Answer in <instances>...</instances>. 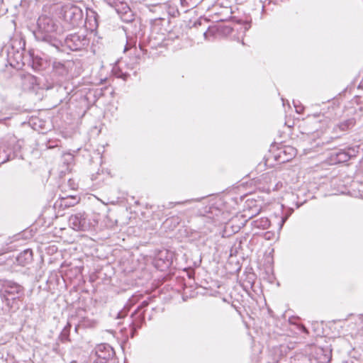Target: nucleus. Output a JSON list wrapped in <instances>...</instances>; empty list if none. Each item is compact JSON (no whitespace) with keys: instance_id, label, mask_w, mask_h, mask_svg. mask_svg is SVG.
I'll return each instance as SVG.
<instances>
[{"instance_id":"f257e3e1","label":"nucleus","mask_w":363,"mask_h":363,"mask_svg":"<svg viewBox=\"0 0 363 363\" xmlns=\"http://www.w3.org/2000/svg\"><path fill=\"white\" fill-rule=\"evenodd\" d=\"M24 298L23 286L11 280L0 279V315L17 312Z\"/></svg>"},{"instance_id":"f03ea898","label":"nucleus","mask_w":363,"mask_h":363,"mask_svg":"<svg viewBox=\"0 0 363 363\" xmlns=\"http://www.w3.org/2000/svg\"><path fill=\"white\" fill-rule=\"evenodd\" d=\"M37 24L38 33L36 34V38L59 49L60 45L62 44L53 35L54 33H57L59 25L52 18L48 16H40Z\"/></svg>"},{"instance_id":"7ed1b4c3","label":"nucleus","mask_w":363,"mask_h":363,"mask_svg":"<svg viewBox=\"0 0 363 363\" xmlns=\"http://www.w3.org/2000/svg\"><path fill=\"white\" fill-rule=\"evenodd\" d=\"M23 143L14 135H8L5 142L0 145V163L3 164L18 157H21L20 152Z\"/></svg>"},{"instance_id":"20e7f679","label":"nucleus","mask_w":363,"mask_h":363,"mask_svg":"<svg viewBox=\"0 0 363 363\" xmlns=\"http://www.w3.org/2000/svg\"><path fill=\"white\" fill-rule=\"evenodd\" d=\"M63 18L72 27L79 26L83 23V11L77 6L66 5L62 8Z\"/></svg>"},{"instance_id":"39448f33","label":"nucleus","mask_w":363,"mask_h":363,"mask_svg":"<svg viewBox=\"0 0 363 363\" xmlns=\"http://www.w3.org/2000/svg\"><path fill=\"white\" fill-rule=\"evenodd\" d=\"M89 44V39L86 35L79 33L67 35L65 39V45L71 50H81Z\"/></svg>"},{"instance_id":"423d86ee","label":"nucleus","mask_w":363,"mask_h":363,"mask_svg":"<svg viewBox=\"0 0 363 363\" xmlns=\"http://www.w3.org/2000/svg\"><path fill=\"white\" fill-rule=\"evenodd\" d=\"M69 223L75 230L86 231L91 228V224L84 213L71 215L69 218Z\"/></svg>"},{"instance_id":"0eeeda50","label":"nucleus","mask_w":363,"mask_h":363,"mask_svg":"<svg viewBox=\"0 0 363 363\" xmlns=\"http://www.w3.org/2000/svg\"><path fill=\"white\" fill-rule=\"evenodd\" d=\"M24 52V49L19 50L18 48H16L13 44L8 49L7 59L11 67L19 69L25 65Z\"/></svg>"},{"instance_id":"6e6552de","label":"nucleus","mask_w":363,"mask_h":363,"mask_svg":"<svg viewBox=\"0 0 363 363\" xmlns=\"http://www.w3.org/2000/svg\"><path fill=\"white\" fill-rule=\"evenodd\" d=\"M130 318V337L133 338L137 334V330L140 329L142 327L143 324L145 323V311H143V312H138V311H135L131 314Z\"/></svg>"},{"instance_id":"1a4fd4ad","label":"nucleus","mask_w":363,"mask_h":363,"mask_svg":"<svg viewBox=\"0 0 363 363\" xmlns=\"http://www.w3.org/2000/svg\"><path fill=\"white\" fill-rule=\"evenodd\" d=\"M52 74L60 78L58 82H61L67 77L69 70L65 62L57 61L55 59L52 61Z\"/></svg>"},{"instance_id":"9d476101","label":"nucleus","mask_w":363,"mask_h":363,"mask_svg":"<svg viewBox=\"0 0 363 363\" xmlns=\"http://www.w3.org/2000/svg\"><path fill=\"white\" fill-rule=\"evenodd\" d=\"M32 67L35 70H45L50 66V62L39 55H35L33 52H29Z\"/></svg>"},{"instance_id":"9b49d317","label":"nucleus","mask_w":363,"mask_h":363,"mask_svg":"<svg viewBox=\"0 0 363 363\" xmlns=\"http://www.w3.org/2000/svg\"><path fill=\"white\" fill-rule=\"evenodd\" d=\"M113 354L114 352L112 347L108 345L102 344L96 347V354L101 359H109L113 357Z\"/></svg>"},{"instance_id":"f8f14e48","label":"nucleus","mask_w":363,"mask_h":363,"mask_svg":"<svg viewBox=\"0 0 363 363\" xmlns=\"http://www.w3.org/2000/svg\"><path fill=\"white\" fill-rule=\"evenodd\" d=\"M33 261V251L30 249H26L21 252L16 257V262L19 265L25 266Z\"/></svg>"},{"instance_id":"ddd939ff","label":"nucleus","mask_w":363,"mask_h":363,"mask_svg":"<svg viewBox=\"0 0 363 363\" xmlns=\"http://www.w3.org/2000/svg\"><path fill=\"white\" fill-rule=\"evenodd\" d=\"M221 216V211L216 207H210L208 211L206 210V223L211 220L213 221L216 225L220 223V218Z\"/></svg>"},{"instance_id":"4468645a","label":"nucleus","mask_w":363,"mask_h":363,"mask_svg":"<svg viewBox=\"0 0 363 363\" xmlns=\"http://www.w3.org/2000/svg\"><path fill=\"white\" fill-rule=\"evenodd\" d=\"M71 327H72L71 323L68 322L67 323V325L64 327L62 330L61 331V333L59 335V340L62 342H67L71 341V340L69 338Z\"/></svg>"},{"instance_id":"2eb2a0df","label":"nucleus","mask_w":363,"mask_h":363,"mask_svg":"<svg viewBox=\"0 0 363 363\" xmlns=\"http://www.w3.org/2000/svg\"><path fill=\"white\" fill-rule=\"evenodd\" d=\"M160 261H162L163 262L165 267H169L171 265V264H172L171 258L168 257L167 252H161L159 255L158 258H157L156 262H159ZM157 264H159L157 263Z\"/></svg>"},{"instance_id":"dca6fc26","label":"nucleus","mask_w":363,"mask_h":363,"mask_svg":"<svg viewBox=\"0 0 363 363\" xmlns=\"http://www.w3.org/2000/svg\"><path fill=\"white\" fill-rule=\"evenodd\" d=\"M115 10L118 13V14L121 16L123 13H125V12L130 11V9L128 6V4L124 1V0H123L122 3L119 4L118 6H117L115 9Z\"/></svg>"},{"instance_id":"f3484780","label":"nucleus","mask_w":363,"mask_h":363,"mask_svg":"<svg viewBox=\"0 0 363 363\" xmlns=\"http://www.w3.org/2000/svg\"><path fill=\"white\" fill-rule=\"evenodd\" d=\"M115 10L118 13V14L121 16L123 13H125V12L130 11V9L128 6V4L124 1V0H123L122 3L119 4L118 6H117L115 9Z\"/></svg>"},{"instance_id":"a211bd4d","label":"nucleus","mask_w":363,"mask_h":363,"mask_svg":"<svg viewBox=\"0 0 363 363\" xmlns=\"http://www.w3.org/2000/svg\"><path fill=\"white\" fill-rule=\"evenodd\" d=\"M336 155L338 162H347L350 158V155H349V153L345 151L338 152Z\"/></svg>"},{"instance_id":"6ab92c4d","label":"nucleus","mask_w":363,"mask_h":363,"mask_svg":"<svg viewBox=\"0 0 363 363\" xmlns=\"http://www.w3.org/2000/svg\"><path fill=\"white\" fill-rule=\"evenodd\" d=\"M62 203V205H64L65 207L74 206L78 203V200L76 197L72 196L70 198L64 199Z\"/></svg>"},{"instance_id":"aec40b11","label":"nucleus","mask_w":363,"mask_h":363,"mask_svg":"<svg viewBox=\"0 0 363 363\" xmlns=\"http://www.w3.org/2000/svg\"><path fill=\"white\" fill-rule=\"evenodd\" d=\"M86 16H87L86 19H88L89 21H91L93 20V21L94 23V24L93 26H97L96 18L98 16L97 13L94 11L90 9L86 12Z\"/></svg>"},{"instance_id":"412c9836","label":"nucleus","mask_w":363,"mask_h":363,"mask_svg":"<svg viewBox=\"0 0 363 363\" xmlns=\"http://www.w3.org/2000/svg\"><path fill=\"white\" fill-rule=\"evenodd\" d=\"M120 16L122 21L126 23H130L134 21V16L131 10L128 11V12H125V13H123Z\"/></svg>"},{"instance_id":"4be33fe9","label":"nucleus","mask_w":363,"mask_h":363,"mask_svg":"<svg viewBox=\"0 0 363 363\" xmlns=\"http://www.w3.org/2000/svg\"><path fill=\"white\" fill-rule=\"evenodd\" d=\"M191 287L192 286L191 285V284L189 283V286H186V284H185V287H184V296H188V294L189 295L190 297L193 298L196 296H197L198 294V292L194 290H191Z\"/></svg>"},{"instance_id":"5701e85b","label":"nucleus","mask_w":363,"mask_h":363,"mask_svg":"<svg viewBox=\"0 0 363 363\" xmlns=\"http://www.w3.org/2000/svg\"><path fill=\"white\" fill-rule=\"evenodd\" d=\"M353 120H347L344 121L343 123H340L337 125V127L340 130L345 131L347 130L350 128V126L353 125Z\"/></svg>"},{"instance_id":"b1692460","label":"nucleus","mask_w":363,"mask_h":363,"mask_svg":"<svg viewBox=\"0 0 363 363\" xmlns=\"http://www.w3.org/2000/svg\"><path fill=\"white\" fill-rule=\"evenodd\" d=\"M123 0H104V1L110 6L116 9Z\"/></svg>"},{"instance_id":"393cba45","label":"nucleus","mask_w":363,"mask_h":363,"mask_svg":"<svg viewBox=\"0 0 363 363\" xmlns=\"http://www.w3.org/2000/svg\"><path fill=\"white\" fill-rule=\"evenodd\" d=\"M149 305V302L147 301H143L140 305L137 308L135 311L138 312H143L145 308H146Z\"/></svg>"},{"instance_id":"a878e982","label":"nucleus","mask_w":363,"mask_h":363,"mask_svg":"<svg viewBox=\"0 0 363 363\" xmlns=\"http://www.w3.org/2000/svg\"><path fill=\"white\" fill-rule=\"evenodd\" d=\"M128 311H129V308H126L125 307L123 310H121V311L118 312L117 318H124L125 316L127 315Z\"/></svg>"},{"instance_id":"bb28decb","label":"nucleus","mask_w":363,"mask_h":363,"mask_svg":"<svg viewBox=\"0 0 363 363\" xmlns=\"http://www.w3.org/2000/svg\"><path fill=\"white\" fill-rule=\"evenodd\" d=\"M262 224L260 226L263 228H267L269 225V222L267 218L262 219L261 221ZM258 227H259V225H257Z\"/></svg>"},{"instance_id":"cd10ccee","label":"nucleus","mask_w":363,"mask_h":363,"mask_svg":"<svg viewBox=\"0 0 363 363\" xmlns=\"http://www.w3.org/2000/svg\"><path fill=\"white\" fill-rule=\"evenodd\" d=\"M81 324H82V325H86V324H85V320H82V321H81L80 324L77 325L75 327L74 330H75V332H76V333H77L78 329H79V326H80V325H81Z\"/></svg>"},{"instance_id":"c85d7f7f","label":"nucleus","mask_w":363,"mask_h":363,"mask_svg":"<svg viewBox=\"0 0 363 363\" xmlns=\"http://www.w3.org/2000/svg\"><path fill=\"white\" fill-rule=\"evenodd\" d=\"M201 18H202V16L200 17V18L198 20L197 22H196L194 23V25L196 26L197 24H199V26H201Z\"/></svg>"},{"instance_id":"c756f323","label":"nucleus","mask_w":363,"mask_h":363,"mask_svg":"<svg viewBox=\"0 0 363 363\" xmlns=\"http://www.w3.org/2000/svg\"><path fill=\"white\" fill-rule=\"evenodd\" d=\"M65 156L69 157V159H70V160L73 159V156L72 154L68 153V154H66Z\"/></svg>"},{"instance_id":"7c9ffc66","label":"nucleus","mask_w":363,"mask_h":363,"mask_svg":"<svg viewBox=\"0 0 363 363\" xmlns=\"http://www.w3.org/2000/svg\"><path fill=\"white\" fill-rule=\"evenodd\" d=\"M128 49H129V44H128V43H127L126 45L125 46L124 51L125 52L127 51Z\"/></svg>"},{"instance_id":"2f4dec72","label":"nucleus","mask_w":363,"mask_h":363,"mask_svg":"<svg viewBox=\"0 0 363 363\" xmlns=\"http://www.w3.org/2000/svg\"><path fill=\"white\" fill-rule=\"evenodd\" d=\"M181 3L182 5H184V4H185V0H181Z\"/></svg>"},{"instance_id":"473e14b6","label":"nucleus","mask_w":363,"mask_h":363,"mask_svg":"<svg viewBox=\"0 0 363 363\" xmlns=\"http://www.w3.org/2000/svg\"><path fill=\"white\" fill-rule=\"evenodd\" d=\"M94 363H105V362H94Z\"/></svg>"},{"instance_id":"72a5a7b5","label":"nucleus","mask_w":363,"mask_h":363,"mask_svg":"<svg viewBox=\"0 0 363 363\" xmlns=\"http://www.w3.org/2000/svg\"><path fill=\"white\" fill-rule=\"evenodd\" d=\"M71 363H77V361H72Z\"/></svg>"},{"instance_id":"f704fd0d","label":"nucleus","mask_w":363,"mask_h":363,"mask_svg":"<svg viewBox=\"0 0 363 363\" xmlns=\"http://www.w3.org/2000/svg\"><path fill=\"white\" fill-rule=\"evenodd\" d=\"M285 220H286V218H285V219H283V220H282V223H284V222H285Z\"/></svg>"}]
</instances>
